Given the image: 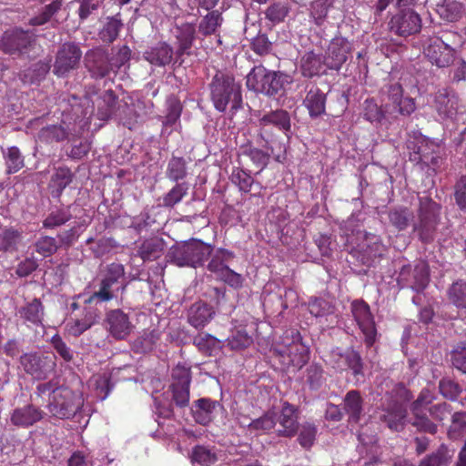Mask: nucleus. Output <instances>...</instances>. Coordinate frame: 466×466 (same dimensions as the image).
Instances as JSON below:
<instances>
[{"label": "nucleus", "mask_w": 466, "mask_h": 466, "mask_svg": "<svg viewBox=\"0 0 466 466\" xmlns=\"http://www.w3.org/2000/svg\"><path fill=\"white\" fill-rule=\"evenodd\" d=\"M189 387L171 384L170 390L172 391V400L175 404L179 408H185L189 403Z\"/></svg>", "instance_id": "338daca9"}, {"label": "nucleus", "mask_w": 466, "mask_h": 466, "mask_svg": "<svg viewBox=\"0 0 466 466\" xmlns=\"http://www.w3.org/2000/svg\"><path fill=\"white\" fill-rule=\"evenodd\" d=\"M126 287L125 268L122 264L111 263L106 266L98 291H122Z\"/></svg>", "instance_id": "5701e85b"}, {"label": "nucleus", "mask_w": 466, "mask_h": 466, "mask_svg": "<svg viewBox=\"0 0 466 466\" xmlns=\"http://www.w3.org/2000/svg\"><path fill=\"white\" fill-rule=\"evenodd\" d=\"M259 126L261 128L274 126L288 136L291 128L289 114L284 109L271 110L259 119Z\"/></svg>", "instance_id": "473e14b6"}, {"label": "nucleus", "mask_w": 466, "mask_h": 466, "mask_svg": "<svg viewBox=\"0 0 466 466\" xmlns=\"http://www.w3.org/2000/svg\"><path fill=\"white\" fill-rule=\"evenodd\" d=\"M436 11L440 17L447 22L459 21L465 13L462 3L456 0H443L441 5H437Z\"/></svg>", "instance_id": "e433bc0d"}, {"label": "nucleus", "mask_w": 466, "mask_h": 466, "mask_svg": "<svg viewBox=\"0 0 466 466\" xmlns=\"http://www.w3.org/2000/svg\"><path fill=\"white\" fill-rule=\"evenodd\" d=\"M352 313L365 337L366 345L372 346L376 340L377 330L370 307L363 301H355L352 303Z\"/></svg>", "instance_id": "f3484780"}, {"label": "nucleus", "mask_w": 466, "mask_h": 466, "mask_svg": "<svg viewBox=\"0 0 466 466\" xmlns=\"http://www.w3.org/2000/svg\"><path fill=\"white\" fill-rule=\"evenodd\" d=\"M387 27L391 35L407 38L421 31L422 18L413 8H397L390 16Z\"/></svg>", "instance_id": "1a4fd4ad"}, {"label": "nucleus", "mask_w": 466, "mask_h": 466, "mask_svg": "<svg viewBox=\"0 0 466 466\" xmlns=\"http://www.w3.org/2000/svg\"><path fill=\"white\" fill-rule=\"evenodd\" d=\"M68 136L69 132L63 125H47L39 130L37 139L41 143L50 145L62 142L67 139Z\"/></svg>", "instance_id": "58836bf2"}, {"label": "nucleus", "mask_w": 466, "mask_h": 466, "mask_svg": "<svg viewBox=\"0 0 466 466\" xmlns=\"http://www.w3.org/2000/svg\"><path fill=\"white\" fill-rule=\"evenodd\" d=\"M96 322V314L87 311L83 319H71L66 324V332L74 337H78L90 329Z\"/></svg>", "instance_id": "a18cd8bd"}, {"label": "nucleus", "mask_w": 466, "mask_h": 466, "mask_svg": "<svg viewBox=\"0 0 466 466\" xmlns=\"http://www.w3.org/2000/svg\"><path fill=\"white\" fill-rule=\"evenodd\" d=\"M187 163L182 157L173 156L168 161L166 176L167 177L177 183L187 177Z\"/></svg>", "instance_id": "3c124183"}, {"label": "nucleus", "mask_w": 466, "mask_h": 466, "mask_svg": "<svg viewBox=\"0 0 466 466\" xmlns=\"http://www.w3.org/2000/svg\"><path fill=\"white\" fill-rule=\"evenodd\" d=\"M279 428L277 432L279 436L293 437L298 432V415L294 406L288 402L283 404L280 414L278 418Z\"/></svg>", "instance_id": "a878e982"}, {"label": "nucleus", "mask_w": 466, "mask_h": 466, "mask_svg": "<svg viewBox=\"0 0 466 466\" xmlns=\"http://www.w3.org/2000/svg\"><path fill=\"white\" fill-rule=\"evenodd\" d=\"M306 382L313 389H319L324 382L323 370L319 365L311 364L306 370Z\"/></svg>", "instance_id": "69168bd1"}, {"label": "nucleus", "mask_w": 466, "mask_h": 466, "mask_svg": "<svg viewBox=\"0 0 466 466\" xmlns=\"http://www.w3.org/2000/svg\"><path fill=\"white\" fill-rule=\"evenodd\" d=\"M326 60L314 51L306 52L299 61V71L304 77L312 78L326 73Z\"/></svg>", "instance_id": "393cba45"}, {"label": "nucleus", "mask_w": 466, "mask_h": 466, "mask_svg": "<svg viewBox=\"0 0 466 466\" xmlns=\"http://www.w3.org/2000/svg\"><path fill=\"white\" fill-rule=\"evenodd\" d=\"M466 433V412H455L448 431L451 439L457 440Z\"/></svg>", "instance_id": "680f3d73"}, {"label": "nucleus", "mask_w": 466, "mask_h": 466, "mask_svg": "<svg viewBox=\"0 0 466 466\" xmlns=\"http://www.w3.org/2000/svg\"><path fill=\"white\" fill-rule=\"evenodd\" d=\"M387 216L390 226L398 231L406 230L414 220L412 210L403 206L390 208Z\"/></svg>", "instance_id": "72a5a7b5"}, {"label": "nucleus", "mask_w": 466, "mask_h": 466, "mask_svg": "<svg viewBox=\"0 0 466 466\" xmlns=\"http://www.w3.org/2000/svg\"><path fill=\"white\" fill-rule=\"evenodd\" d=\"M291 77L280 71H269L262 66H255L247 76V86L256 93L274 96L285 91Z\"/></svg>", "instance_id": "39448f33"}, {"label": "nucleus", "mask_w": 466, "mask_h": 466, "mask_svg": "<svg viewBox=\"0 0 466 466\" xmlns=\"http://www.w3.org/2000/svg\"><path fill=\"white\" fill-rule=\"evenodd\" d=\"M191 461L203 466H209L218 461V456L212 449L198 445L192 451Z\"/></svg>", "instance_id": "4d7b16f0"}, {"label": "nucleus", "mask_w": 466, "mask_h": 466, "mask_svg": "<svg viewBox=\"0 0 466 466\" xmlns=\"http://www.w3.org/2000/svg\"><path fill=\"white\" fill-rule=\"evenodd\" d=\"M230 179L244 193H248L254 184V179L250 174L241 167H233Z\"/></svg>", "instance_id": "6e6d98bb"}, {"label": "nucleus", "mask_w": 466, "mask_h": 466, "mask_svg": "<svg viewBox=\"0 0 466 466\" xmlns=\"http://www.w3.org/2000/svg\"><path fill=\"white\" fill-rule=\"evenodd\" d=\"M223 16L218 10H210L198 24V33L203 36L215 35L223 23Z\"/></svg>", "instance_id": "79ce46f5"}, {"label": "nucleus", "mask_w": 466, "mask_h": 466, "mask_svg": "<svg viewBox=\"0 0 466 466\" xmlns=\"http://www.w3.org/2000/svg\"><path fill=\"white\" fill-rule=\"evenodd\" d=\"M82 56L83 53L78 44L75 42L62 44L56 54L53 73L58 77L67 76L79 67Z\"/></svg>", "instance_id": "9b49d317"}, {"label": "nucleus", "mask_w": 466, "mask_h": 466, "mask_svg": "<svg viewBox=\"0 0 466 466\" xmlns=\"http://www.w3.org/2000/svg\"><path fill=\"white\" fill-rule=\"evenodd\" d=\"M275 353L286 368L300 369L309 360V349L302 342L299 332L295 329L286 331L276 346Z\"/></svg>", "instance_id": "423d86ee"}, {"label": "nucleus", "mask_w": 466, "mask_h": 466, "mask_svg": "<svg viewBox=\"0 0 466 466\" xmlns=\"http://www.w3.org/2000/svg\"><path fill=\"white\" fill-rule=\"evenodd\" d=\"M20 365L33 378L43 380L55 370L56 362L48 356L25 353L20 357Z\"/></svg>", "instance_id": "2eb2a0df"}, {"label": "nucleus", "mask_w": 466, "mask_h": 466, "mask_svg": "<svg viewBox=\"0 0 466 466\" xmlns=\"http://www.w3.org/2000/svg\"><path fill=\"white\" fill-rule=\"evenodd\" d=\"M452 454L445 445H441L435 451L423 457L418 466H448Z\"/></svg>", "instance_id": "49530a36"}, {"label": "nucleus", "mask_w": 466, "mask_h": 466, "mask_svg": "<svg viewBox=\"0 0 466 466\" xmlns=\"http://www.w3.org/2000/svg\"><path fill=\"white\" fill-rule=\"evenodd\" d=\"M105 321L107 331L116 339H127L134 329L128 315L120 309L110 310Z\"/></svg>", "instance_id": "6ab92c4d"}, {"label": "nucleus", "mask_w": 466, "mask_h": 466, "mask_svg": "<svg viewBox=\"0 0 466 466\" xmlns=\"http://www.w3.org/2000/svg\"><path fill=\"white\" fill-rule=\"evenodd\" d=\"M84 65L91 78L103 79L113 72L110 54L102 46L93 47L84 55Z\"/></svg>", "instance_id": "f8f14e48"}, {"label": "nucleus", "mask_w": 466, "mask_h": 466, "mask_svg": "<svg viewBox=\"0 0 466 466\" xmlns=\"http://www.w3.org/2000/svg\"><path fill=\"white\" fill-rule=\"evenodd\" d=\"M333 367L339 370L350 369L354 376H363V363L359 352L353 349H347L344 351L339 350L331 352Z\"/></svg>", "instance_id": "aec40b11"}, {"label": "nucleus", "mask_w": 466, "mask_h": 466, "mask_svg": "<svg viewBox=\"0 0 466 466\" xmlns=\"http://www.w3.org/2000/svg\"><path fill=\"white\" fill-rule=\"evenodd\" d=\"M332 0H314L310 5V15L315 24L320 25L328 15Z\"/></svg>", "instance_id": "0e129e2a"}, {"label": "nucleus", "mask_w": 466, "mask_h": 466, "mask_svg": "<svg viewBox=\"0 0 466 466\" xmlns=\"http://www.w3.org/2000/svg\"><path fill=\"white\" fill-rule=\"evenodd\" d=\"M343 409L350 422H358L362 413V399L357 390H350L343 400Z\"/></svg>", "instance_id": "a19ab883"}, {"label": "nucleus", "mask_w": 466, "mask_h": 466, "mask_svg": "<svg viewBox=\"0 0 466 466\" xmlns=\"http://www.w3.org/2000/svg\"><path fill=\"white\" fill-rule=\"evenodd\" d=\"M189 189V185L187 182L176 183V185L168 190L167 193L163 195L161 198L160 206L172 208L178 203L182 201V199L187 196Z\"/></svg>", "instance_id": "c03bdc74"}, {"label": "nucleus", "mask_w": 466, "mask_h": 466, "mask_svg": "<svg viewBox=\"0 0 466 466\" xmlns=\"http://www.w3.org/2000/svg\"><path fill=\"white\" fill-rule=\"evenodd\" d=\"M174 56L173 47L167 42H158L147 49L143 57L156 66H166L170 64Z\"/></svg>", "instance_id": "bb28decb"}, {"label": "nucleus", "mask_w": 466, "mask_h": 466, "mask_svg": "<svg viewBox=\"0 0 466 466\" xmlns=\"http://www.w3.org/2000/svg\"><path fill=\"white\" fill-rule=\"evenodd\" d=\"M352 45L347 38L335 36L329 44L324 58L327 68L339 71L351 54Z\"/></svg>", "instance_id": "dca6fc26"}, {"label": "nucleus", "mask_w": 466, "mask_h": 466, "mask_svg": "<svg viewBox=\"0 0 466 466\" xmlns=\"http://www.w3.org/2000/svg\"><path fill=\"white\" fill-rule=\"evenodd\" d=\"M44 411L33 404L14 409L10 412V422L17 428H29L44 418Z\"/></svg>", "instance_id": "412c9836"}, {"label": "nucleus", "mask_w": 466, "mask_h": 466, "mask_svg": "<svg viewBox=\"0 0 466 466\" xmlns=\"http://www.w3.org/2000/svg\"><path fill=\"white\" fill-rule=\"evenodd\" d=\"M36 393L39 396H49L47 409L53 416L59 419L70 418L82 405L79 395L67 387L60 386L56 380L38 384Z\"/></svg>", "instance_id": "f03ea898"}, {"label": "nucleus", "mask_w": 466, "mask_h": 466, "mask_svg": "<svg viewBox=\"0 0 466 466\" xmlns=\"http://www.w3.org/2000/svg\"><path fill=\"white\" fill-rule=\"evenodd\" d=\"M385 108L380 106L373 98H367L362 105L361 115L364 119L370 123H380L385 117Z\"/></svg>", "instance_id": "8fccbe9b"}, {"label": "nucleus", "mask_w": 466, "mask_h": 466, "mask_svg": "<svg viewBox=\"0 0 466 466\" xmlns=\"http://www.w3.org/2000/svg\"><path fill=\"white\" fill-rule=\"evenodd\" d=\"M22 316L34 324H40L44 316V309L39 299H33L22 309Z\"/></svg>", "instance_id": "bf43d9fd"}, {"label": "nucleus", "mask_w": 466, "mask_h": 466, "mask_svg": "<svg viewBox=\"0 0 466 466\" xmlns=\"http://www.w3.org/2000/svg\"><path fill=\"white\" fill-rule=\"evenodd\" d=\"M441 206L430 197H420L417 218L413 220V233L423 245L434 242L441 222Z\"/></svg>", "instance_id": "7ed1b4c3"}, {"label": "nucleus", "mask_w": 466, "mask_h": 466, "mask_svg": "<svg viewBox=\"0 0 466 466\" xmlns=\"http://www.w3.org/2000/svg\"><path fill=\"white\" fill-rule=\"evenodd\" d=\"M208 90L210 100L217 111L223 113L228 106L233 112L242 108L241 85L236 81L234 76L218 71L208 84Z\"/></svg>", "instance_id": "f257e3e1"}, {"label": "nucleus", "mask_w": 466, "mask_h": 466, "mask_svg": "<svg viewBox=\"0 0 466 466\" xmlns=\"http://www.w3.org/2000/svg\"><path fill=\"white\" fill-rule=\"evenodd\" d=\"M407 417V410L400 403L394 402L389 408L383 410L380 415V420L387 423V426L393 431H400L403 429Z\"/></svg>", "instance_id": "7c9ffc66"}, {"label": "nucleus", "mask_w": 466, "mask_h": 466, "mask_svg": "<svg viewBox=\"0 0 466 466\" xmlns=\"http://www.w3.org/2000/svg\"><path fill=\"white\" fill-rule=\"evenodd\" d=\"M6 172L7 174H14L22 169L25 166L24 157L22 156L17 147H10L4 153Z\"/></svg>", "instance_id": "5fc2aeb1"}, {"label": "nucleus", "mask_w": 466, "mask_h": 466, "mask_svg": "<svg viewBox=\"0 0 466 466\" xmlns=\"http://www.w3.org/2000/svg\"><path fill=\"white\" fill-rule=\"evenodd\" d=\"M458 36L456 32L445 31L440 35L429 37L423 50L425 56L439 68L449 67L455 60L456 50L451 45Z\"/></svg>", "instance_id": "0eeeda50"}, {"label": "nucleus", "mask_w": 466, "mask_h": 466, "mask_svg": "<svg viewBox=\"0 0 466 466\" xmlns=\"http://www.w3.org/2000/svg\"><path fill=\"white\" fill-rule=\"evenodd\" d=\"M123 27L124 24L120 13L107 16L98 32V36L103 43L112 44L118 38Z\"/></svg>", "instance_id": "2f4dec72"}, {"label": "nucleus", "mask_w": 466, "mask_h": 466, "mask_svg": "<svg viewBox=\"0 0 466 466\" xmlns=\"http://www.w3.org/2000/svg\"><path fill=\"white\" fill-rule=\"evenodd\" d=\"M183 106L179 99L175 96H170L167 99V114L163 120V127H171L180 118Z\"/></svg>", "instance_id": "603ef678"}, {"label": "nucleus", "mask_w": 466, "mask_h": 466, "mask_svg": "<svg viewBox=\"0 0 466 466\" xmlns=\"http://www.w3.org/2000/svg\"><path fill=\"white\" fill-rule=\"evenodd\" d=\"M276 420L273 413H266L263 416L250 421L248 430L257 434L266 433L274 428Z\"/></svg>", "instance_id": "13d9d810"}, {"label": "nucleus", "mask_w": 466, "mask_h": 466, "mask_svg": "<svg viewBox=\"0 0 466 466\" xmlns=\"http://www.w3.org/2000/svg\"><path fill=\"white\" fill-rule=\"evenodd\" d=\"M214 310L208 304L197 302L189 309L188 321L196 329L205 327L212 319Z\"/></svg>", "instance_id": "c9c22d12"}, {"label": "nucleus", "mask_w": 466, "mask_h": 466, "mask_svg": "<svg viewBox=\"0 0 466 466\" xmlns=\"http://www.w3.org/2000/svg\"><path fill=\"white\" fill-rule=\"evenodd\" d=\"M457 97L455 94L447 88L439 90L434 98L435 107L440 115L449 116L456 109Z\"/></svg>", "instance_id": "ea45409f"}, {"label": "nucleus", "mask_w": 466, "mask_h": 466, "mask_svg": "<svg viewBox=\"0 0 466 466\" xmlns=\"http://www.w3.org/2000/svg\"><path fill=\"white\" fill-rule=\"evenodd\" d=\"M235 258V254L226 248H219L214 254L211 253V259L208 264V269L214 273L217 279L229 268L227 265Z\"/></svg>", "instance_id": "4c0bfd02"}, {"label": "nucleus", "mask_w": 466, "mask_h": 466, "mask_svg": "<svg viewBox=\"0 0 466 466\" xmlns=\"http://www.w3.org/2000/svg\"><path fill=\"white\" fill-rule=\"evenodd\" d=\"M290 7L289 4L283 2H274L270 4L265 11V18L272 24L277 25L284 22L289 15Z\"/></svg>", "instance_id": "864d4df0"}, {"label": "nucleus", "mask_w": 466, "mask_h": 466, "mask_svg": "<svg viewBox=\"0 0 466 466\" xmlns=\"http://www.w3.org/2000/svg\"><path fill=\"white\" fill-rule=\"evenodd\" d=\"M63 0H54L46 5L38 15L29 19V25L32 26H39L50 22L52 17L62 8Z\"/></svg>", "instance_id": "de8ad7c7"}, {"label": "nucleus", "mask_w": 466, "mask_h": 466, "mask_svg": "<svg viewBox=\"0 0 466 466\" xmlns=\"http://www.w3.org/2000/svg\"><path fill=\"white\" fill-rule=\"evenodd\" d=\"M429 281V267L423 261L417 263L413 268L410 265L402 267L398 277L400 289H410L412 291H422Z\"/></svg>", "instance_id": "ddd939ff"}, {"label": "nucleus", "mask_w": 466, "mask_h": 466, "mask_svg": "<svg viewBox=\"0 0 466 466\" xmlns=\"http://www.w3.org/2000/svg\"><path fill=\"white\" fill-rule=\"evenodd\" d=\"M386 251V246L379 238H376L373 242L352 248L350 254L361 264L370 266L376 258H381Z\"/></svg>", "instance_id": "b1692460"}, {"label": "nucleus", "mask_w": 466, "mask_h": 466, "mask_svg": "<svg viewBox=\"0 0 466 466\" xmlns=\"http://www.w3.org/2000/svg\"><path fill=\"white\" fill-rule=\"evenodd\" d=\"M173 34L177 43V56L189 55L196 40V24L189 22L177 23L174 26Z\"/></svg>", "instance_id": "4be33fe9"}, {"label": "nucleus", "mask_w": 466, "mask_h": 466, "mask_svg": "<svg viewBox=\"0 0 466 466\" xmlns=\"http://www.w3.org/2000/svg\"><path fill=\"white\" fill-rule=\"evenodd\" d=\"M454 199L462 211H466V175L461 176L454 186Z\"/></svg>", "instance_id": "774afa93"}, {"label": "nucleus", "mask_w": 466, "mask_h": 466, "mask_svg": "<svg viewBox=\"0 0 466 466\" xmlns=\"http://www.w3.org/2000/svg\"><path fill=\"white\" fill-rule=\"evenodd\" d=\"M35 42V35L21 28L5 31L0 41L1 50L9 55H23Z\"/></svg>", "instance_id": "4468645a"}, {"label": "nucleus", "mask_w": 466, "mask_h": 466, "mask_svg": "<svg viewBox=\"0 0 466 466\" xmlns=\"http://www.w3.org/2000/svg\"><path fill=\"white\" fill-rule=\"evenodd\" d=\"M165 242L160 238L145 239L137 249V255L144 261H153L161 257L164 252Z\"/></svg>", "instance_id": "f704fd0d"}, {"label": "nucleus", "mask_w": 466, "mask_h": 466, "mask_svg": "<svg viewBox=\"0 0 466 466\" xmlns=\"http://www.w3.org/2000/svg\"><path fill=\"white\" fill-rule=\"evenodd\" d=\"M213 246L202 240L192 238L172 246L166 256L167 262L177 267L199 268L213 253Z\"/></svg>", "instance_id": "20e7f679"}, {"label": "nucleus", "mask_w": 466, "mask_h": 466, "mask_svg": "<svg viewBox=\"0 0 466 466\" xmlns=\"http://www.w3.org/2000/svg\"><path fill=\"white\" fill-rule=\"evenodd\" d=\"M381 102L389 115L410 116L416 109L415 100L403 96V87L399 82H389L381 88Z\"/></svg>", "instance_id": "6e6552de"}, {"label": "nucleus", "mask_w": 466, "mask_h": 466, "mask_svg": "<svg viewBox=\"0 0 466 466\" xmlns=\"http://www.w3.org/2000/svg\"><path fill=\"white\" fill-rule=\"evenodd\" d=\"M35 251L44 258L54 255L58 249V244L55 238L42 236L35 242Z\"/></svg>", "instance_id": "052dcab7"}, {"label": "nucleus", "mask_w": 466, "mask_h": 466, "mask_svg": "<svg viewBox=\"0 0 466 466\" xmlns=\"http://www.w3.org/2000/svg\"><path fill=\"white\" fill-rule=\"evenodd\" d=\"M97 116L101 120H107L113 116L123 119L121 108H127V103H122L113 90H106L101 94L96 101Z\"/></svg>", "instance_id": "a211bd4d"}, {"label": "nucleus", "mask_w": 466, "mask_h": 466, "mask_svg": "<svg viewBox=\"0 0 466 466\" xmlns=\"http://www.w3.org/2000/svg\"><path fill=\"white\" fill-rule=\"evenodd\" d=\"M72 218L69 207L61 208L52 210L43 220V228L46 229H54L61 227Z\"/></svg>", "instance_id": "09e8293b"}, {"label": "nucleus", "mask_w": 466, "mask_h": 466, "mask_svg": "<svg viewBox=\"0 0 466 466\" xmlns=\"http://www.w3.org/2000/svg\"><path fill=\"white\" fill-rule=\"evenodd\" d=\"M218 408H220V404L218 401L202 398L195 402L192 407V414L196 422L208 425L213 420Z\"/></svg>", "instance_id": "c756f323"}, {"label": "nucleus", "mask_w": 466, "mask_h": 466, "mask_svg": "<svg viewBox=\"0 0 466 466\" xmlns=\"http://www.w3.org/2000/svg\"><path fill=\"white\" fill-rule=\"evenodd\" d=\"M299 431V437L298 441L299 443L305 449H309L316 439L317 434V428L314 424L309 422H305L300 425V427L298 430Z\"/></svg>", "instance_id": "e2e57ef3"}, {"label": "nucleus", "mask_w": 466, "mask_h": 466, "mask_svg": "<svg viewBox=\"0 0 466 466\" xmlns=\"http://www.w3.org/2000/svg\"><path fill=\"white\" fill-rule=\"evenodd\" d=\"M326 94L318 86H311L303 100L304 106L308 109L311 118H316L326 112Z\"/></svg>", "instance_id": "c85d7f7f"}, {"label": "nucleus", "mask_w": 466, "mask_h": 466, "mask_svg": "<svg viewBox=\"0 0 466 466\" xmlns=\"http://www.w3.org/2000/svg\"><path fill=\"white\" fill-rule=\"evenodd\" d=\"M437 147L438 146L433 141L421 134H414L406 142L410 161L415 164H423L425 167L438 165Z\"/></svg>", "instance_id": "9d476101"}, {"label": "nucleus", "mask_w": 466, "mask_h": 466, "mask_svg": "<svg viewBox=\"0 0 466 466\" xmlns=\"http://www.w3.org/2000/svg\"><path fill=\"white\" fill-rule=\"evenodd\" d=\"M74 177L75 175L68 167L64 166L55 168L48 183L51 197L59 199L65 188L73 182Z\"/></svg>", "instance_id": "cd10ccee"}, {"label": "nucleus", "mask_w": 466, "mask_h": 466, "mask_svg": "<svg viewBox=\"0 0 466 466\" xmlns=\"http://www.w3.org/2000/svg\"><path fill=\"white\" fill-rule=\"evenodd\" d=\"M22 240V232L10 227L0 230V251L15 252Z\"/></svg>", "instance_id": "37998d69"}]
</instances>
